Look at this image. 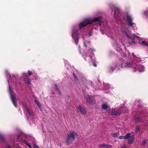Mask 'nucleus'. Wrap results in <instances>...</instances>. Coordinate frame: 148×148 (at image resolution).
<instances>
[{
    "instance_id": "37998d69",
    "label": "nucleus",
    "mask_w": 148,
    "mask_h": 148,
    "mask_svg": "<svg viewBox=\"0 0 148 148\" xmlns=\"http://www.w3.org/2000/svg\"><path fill=\"white\" fill-rule=\"evenodd\" d=\"M14 77H15V76H14Z\"/></svg>"
},
{
    "instance_id": "a19ab883",
    "label": "nucleus",
    "mask_w": 148,
    "mask_h": 148,
    "mask_svg": "<svg viewBox=\"0 0 148 148\" xmlns=\"http://www.w3.org/2000/svg\"><path fill=\"white\" fill-rule=\"evenodd\" d=\"M126 36H127V37H128L129 36L127 34H126Z\"/></svg>"
},
{
    "instance_id": "bb28decb",
    "label": "nucleus",
    "mask_w": 148,
    "mask_h": 148,
    "mask_svg": "<svg viewBox=\"0 0 148 148\" xmlns=\"http://www.w3.org/2000/svg\"><path fill=\"white\" fill-rule=\"evenodd\" d=\"M112 147V146L111 145H107L106 148H111Z\"/></svg>"
},
{
    "instance_id": "2eb2a0df",
    "label": "nucleus",
    "mask_w": 148,
    "mask_h": 148,
    "mask_svg": "<svg viewBox=\"0 0 148 148\" xmlns=\"http://www.w3.org/2000/svg\"><path fill=\"white\" fill-rule=\"evenodd\" d=\"M26 111L27 112V113L29 114V115H31L32 114V112L31 111L29 108L27 107L26 108Z\"/></svg>"
},
{
    "instance_id": "5701e85b",
    "label": "nucleus",
    "mask_w": 148,
    "mask_h": 148,
    "mask_svg": "<svg viewBox=\"0 0 148 148\" xmlns=\"http://www.w3.org/2000/svg\"><path fill=\"white\" fill-rule=\"evenodd\" d=\"M140 130V128L139 126H136L135 128V132L137 133Z\"/></svg>"
},
{
    "instance_id": "423d86ee",
    "label": "nucleus",
    "mask_w": 148,
    "mask_h": 148,
    "mask_svg": "<svg viewBox=\"0 0 148 148\" xmlns=\"http://www.w3.org/2000/svg\"><path fill=\"white\" fill-rule=\"evenodd\" d=\"M126 15L127 17V20L128 21V25L131 26H132L135 23L132 21L133 19L131 16L129 14L127 13L126 14Z\"/></svg>"
},
{
    "instance_id": "c03bdc74",
    "label": "nucleus",
    "mask_w": 148,
    "mask_h": 148,
    "mask_svg": "<svg viewBox=\"0 0 148 148\" xmlns=\"http://www.w3.org/2000/svg\"><path fill=\"white\" fill-rule=\"evenodd\" d=\"M19 137V136H18V138Z\"/></svg>"
},
{
    "instance_id": "f3484780",
    "label": "nucleus",
    "mask_w": 148,
    "mask_h": 148,
    "mask_svg": "<svg viewBox=\"0 0 148 148\" xmlns=\"http://www.w3.org/2000/svg\"><path fill=\"white\" fill-rule=\"evenodd\" d=\"M55 88H56V90L58 91L59 93V94L60 95L61 94V93L60 92V90L59 89V88L58 87L57 85L56 84H55Z\"/></svg>"
},
{
    "instance_id": "ea45409f",
    "label": "nucleus",
    "mask_w": 148,
    "mask_h": 148,
    "mask_svg": "<svg viewBox=\"0 0 148 148\" xmlns=\"http://www.w3.org/2000/svg\"><path fill=\"white\" fill-rule=\"evenodd\" d=\"M128 38H130V36H129L128 37H127Z\"/></svg>"
},
{
    "instance_id": "9d476101",
    "label": "nucleus",
    "mask_w": 148,
    "mask_h": 148,
    "mask_svg": "<svg viewBox=\"0 0 148 148\" xmlns=\"http://www.w3.org/2000/svg\"><path fill=\"white\" fill-rule=\"evenodd\" d=\"M72 36L73 38H74L75 43L76 45H77L78 43L79 39L78 34L77 33L75 34L73 33Z\"/></svg>"
},
{
    "instance_id": "393cba45",
    "label": "nucleus",
    "mask_w": 148,
    "mask_h": 148,
    "mask_svg": "<svg viewBox=\"0 0 148 148\" xmlns=\"http://www.w3.org/2000/svg\"><path fill=\"white\" fill-rule=\"evenodd\" d=\"M32 74V73L29 70L28 71V74L29 76H30Z\"/></svg>"
},
{
    "instance_id": "c85d7f7f",
    "label": "nucleus",
    "mask_w": 148,
    "mask_h": 148,
    "mask_svg": "<svg viewBox=\"0 0 148 148\" xmlns=\"http://www.w3.org/2000/svg\"><path fill=\"white\" fill-rule=\"evenodd\" d=\"M119 138L120 139H125V137L123 136H120Z\"/></svg>"
},
{
    "instance_id": "79ce46f5",
    "label": "nucleus",
    "mask_w": 148,
    "mask_h": 148,
    "mask_svg": "<svg viewBox=\"0 0 148 148\" xmlns=\"http://www.w3.org/2000/svg\"><path fill=\"white\" fill-rule=\"evenodd\" d=\"M99 25H100V26H101V24H100V23H99Z\"/></svg>"
},
{
    "instance_id": "cd10ccee",
    "label": "nucleus",
    "mask_w": 148,
    "mask_h": 148,
    "mask_svg": "<svg viewBox=\"0 0 148 148\" xmlns=\"http://www.w3.org/2000/svg\"><path fill=\"white\" fill-rule=\"evenodd\" d=\"M146 143V141L145 140H144L142 142V145L145 146V145Z\"/></svg>"
},
{
    "instance_id": "f257e3e1",
    "label": "nucleus",
    "mask_w": 148,
    "mask_h": 148,
    "mask_svg": "<svg viewBox=\"0 0 148 148\" xmlns=\"http://www.w3.org/2000/svg\"><path fill=\"white\" fill-rule=\"evenodd\" d=\"M78 135L77 133L74 131H70L69 133L67 135L65 143L67 145L71 143L77 137Z\"/></svg>"
},
{
    "instance_id": "2f4dec72",
    "label": "nucleus",
    "mask_w": 148,
    "mask_h": 148,
    "mask_svg": "<svg viewBox=\"0 0 148 148\" xmlns=\"http://www.w3.org/2000/svg\"><path fill=\"white\" fill-rule=\"evenodd\" d=\"M13 104H14V106L16 108L17 107V104L15 102H14L12 103Z\"/></svg>"
},
{
    "instance_id": "1a4fd4ad",
    "label": "nucleus",
    "mask_w": 148,
    "mask_h": 148,
    "mask_svg": "<svg viewBox=\"0 0 148 148\" xmlns=\"http://www.w3.org/2000/svg\"><path fill=\"white\" fill-rule=\"evenodd\" d=\"M122 108L118 111H112L111 112V114L112 116H119L122 113Z\"/></svg>"
},
{
    "instance_id": "20e7f679",
    "label": "nucleus",
    "mask_w": 148,
    "mask_h": 148,
    "mask_svg": "<svg viewBox=\"0 0 148 148\" xmlns=\"http://www.w3.org/2000/svg\"><path fill=\"white\" fill-rule=\"evenodd\" d=\"M135 65V67H134V69L133 70V72H135L138 70L139 72H142L143 71L144 69V66L140 64H136Z\"/></svg>"
},
{
    "instance_id": "dca6fc26",
    "label": "nucleus",
    "mask_w": 148,
    "mask_h": 148,
    "mask_svg": "<svg viewBox=\"0 0 148 148\" xmlns=\"http://www.w3.org/2000/svg\"><path fill=\"white\" fill-rule=\"evenodd\" d=\"M23 76L25 77L24 79L25 80H26V79H29V77H28V75L26 73H23Z\"/></svg>"
},
{
    "instance_id": "9b49d317",
    "label": "nucleus",
    "mask_w": 148,
    "mask_h": 148,
    "mask_svg": "<svg viewBox=\"0 0 148 148\" xmlns=\"http://www.w3.org/2000/svg\"><path fill=\"white\" fill-rule=\"evenodd\" d=\"M134 136H132L128 139V143L130 144H132L134 140Z\"/></svg>"
},
{
    "instance_id": "b1692460",
    "label": "nucleus",
    "mask_w": 148,
    "mask_h": 148,
    "mask_svg": "<svg viewBox=\"0 0 148 148\" xmlns=\"http://www.w3.org/2000/svg\"><path fill=\"white\" fill-rule=\"evenodd\" d=\"M73 77H74L75 79H76V81H77L78 80V78L77 76L75 74V73H73Z\"/></svg>"
},
{
    "instance_id": "6e6552de",
    "label": "nucleus",
    "mask_w": 148,
    "mask_h": 148,
    "mask_svg": "<svg viewBox=\"0 0 148 148\" xmlns=\"http://www.w3.org/2000/svg\"><path fill=\"white\" fill-rule=\"evenodd\" d=\"M136 64H134L132 62H127L126 63L125 65V68H128L129 67L133 68L132 71L134 69V67H135Z\"/></svg>"
},
{
    "instance_id": "7c9ffc66",
    "label": "nucleus",
    "mask_w": 148,
    "mask_h": 148,
    "mask_svg": "<svg viewBox=\"0 0 148 148\" xmlns=\"http://www.w3.org/2000/svg\"><path fill=\"white\" fill-rule=\"evenodd\" d=\"M26 144L29 148H32V147L28 143H26Z\"/></svg>"
},
{
    "instance_id": "4be33fe9",
    "label": "nucleus",
    "mask_w": 148,
    "mask_h": 148,
    "mask_svg": "<svg viewBox=\"0 0 148 148\" xmlns=\"http://www.w3.org/2000/svg\"><path fill=\"white\" fill-rule=\"evenodd\" d=\"M34 101L35 103L38 106L39 108H40L41 106V104H40V103L38 102L36 100H35Z\"/></svg>"
},
{
    "instance_id": "7ed1b4c3",
    "label": "nucleus",
    "mask_w": 148,
    "mask_h": 148,
    "mask_svg": "<svg viewBox=\"0 0 148 148\" xmlns=\"http://www.w3.org/2000/svg\"><path fill=\"white\" fill-rule=\"evenodd\" d=\"M85 98L86 100L87 105L88 104L93 105L96 103L95 98L92 96L88 95L87 96H85Z\"/></svg>"
},
{
    "instance_id": "4c0bfd02",
    "label": "nucleus",
    "mask_w": 148,
    "mask_h": 148,
    "mask_svg": "<svg viewBox=\"0 0 148 148\" xmlns=\"http://www.w3.org/2000/svg\"><path fill=\"white\" fill-rule=\"evenodd\" d=\"M6 148H11L10 146L9 145H8L6 147Z\"/></svg>"
},
{
    "instance_id": "a211bd4d",
    "label": "nucleus",
    "mask_w": 148,
    "mask_h": 148,
    "mask_svg": "<svg viewBox=\"0 0 148 148\" xmlns=\"http://www.w3.org/2000/svg\"><path fill=\"white\" fill-rule=\"evenodd\" d=\"M11 99L12 102H16V97L14 96H12Z\"/></svg>"
},
{
    "instance_id": "ddd939ff",
    "label": "nucleus",
    "mask_w": 148,
    "mask_h": 148,
    "mask_svg": "<svg viewBox=\"0 0 148 148\" xmlns=\"http://www.w3.org/2000/svg\"><path fill=\"white\" fill-rule=\"evenodd\" d=\"M109 108V107L107 103H104L102 106V109L104 110H106Z\"/></svg>"
},
{
    "instance_id": "4468645a",
    "label": "nucleus",
    "mask_w": 148,
    "mask_h": 148,
    "mask_svg": "<svg viewBox=\"0 0 148 148\" xmlns=\"http://www.w3.org/2000/svg\"><path fill=\"white\" fill-rule=\"evenodd\" d=\"M140 45L143 46H146L148 47V42L145 40L143 41L140 43Z\"/></svg>"
},
{
    "instance_id": "c756f323",
    "label": "nucleus",
    "mask_w": 148,
    "mask_h": 148,
    "mask_svg": "<svg viewBox=\"0 0 148 148\" xmlns=\"http://www.w3.org/2000/svg\"><path fill=\"white\" fill-rule=\"evenodd\" d=\"M27 81V84L29 85L30 84V82L29 80V79H26V80Z\"/></svg>"
},
{
    "instance_id": "e433bc0d",
    "label": "nucleus",
    "mask_w": 148,
    "mask_h": 148,
    "mask_svg": "<svg viewBox=\"0 0 148 148\" xmlns=\"http://www.w3.org/2000/svg\"><path fill=\"white\" fill-rule=\"evenodd\" d=\"M121 148H126V147L125 145H124L121 146Z\"/></svg>"
},
{
    "instance_id": "f704fd0d",
    "label": "nucleus",
    "mask_w": 148,
    "mask_h": 148,
    "mask_svg": "<svg viewBox=\"0 0 148 148\" xmlns=\"http://www.w3.org/2000/svg\"><path fill=\"white\" fill-rule=\"evenodd\" d=\"M93 66H94V67H96L97 66V64L95 62H94L93 63Z\"/></svg>"
},
{
    "instance_id": "a878e982",
    "label": "nucleus",
    "mask_w": 148,
    "mask_h": 148,
    "mask_svg": "<svg viewBox=\"0 0 148 148\" xmlns=\"http://www.w3.org/2000/svg\"><path fill=\"white\" fill-rule=\"evenodd\" d=\"M99 146L100 147L104 148V144H102L99 145Z\"/></svg>"
},
{
    "instance_id": "473e14b6",
    "label": "nucleus",
    "mask_w": 148,
    "mask_h": 148,
    "mask_svg": "<svg viewBox=\"0 0 148 148\" xmlns=\"http://www.w3.org/2000/svg\"><path fill=\"white\" fill-rule=\"evenodd\" d=\"M33 147L34 148H38V146L36 144H34Z\"/></svg>"
},
{
    "instance_id": "f8f14e48",
    "label": "nucleus",
    "mask_w": 148,
    "mask_h": 148,
    "mask_svg": "<svg viewBox=\"0 0 148 148\" xmlns=\"http://www.w3.org/2000/svg\"><path fill=\"white\" fill-rule=\"evenodd\" d=\"M101 16H98V17L94 18L92 21L90 20V21L92 23L94 21H99L101 18Z\"/></svg>"
},
{
    "instance_id": "412c9836",
    "label": "nucleus",
    "mask_w": 148,
    "mask_h": 148,
    "mask_svg": "<svg viewBox=\"0 0 148 148\" xmlns=\"http://www.w3.org/2000/svg\"><path fill=\"white\" fill-rule=\"evenodd\" d=\"M125 139H128L131 137L130 134V133H128L126 134V135L125 136Z\"/></svg>"
},
{
    "instance_id": "0eeeda50",
    "label": "nucleus",
    "mask_w": 148,
    "mask_h": 148,
    "mask_svg": "<svg viewBox=\"0 0 148 148\" xmlns=\"http://www.w3.org/2000/svg\"><path fill=\"white\" fill-rule=\"evenodd\" d=\"M92 24L91 22L89 19H86L80 23L79 25V29H81L83 27L86 26L88 24Z\"/></svg>"
},
{
    "instance_id": "c9c22d12",
    "label": "nucleus",
    "mask_w": 148,
    "mask_h": 148,
    "mask_svg": "<svg viewBox=\"0 0 148 148\" xmlns=\"http://www.w3.org/2000/svg\"><path fill=\"white\" fill-rule=\"evenodd\" d=\"M138 106L139 108H141L142 107V105L140 104L138 105Z\"/></svg>"
},
{
    "instance_id": "39448f33",
    "label": "nucleus",
    "mask_w": 148,
    "mask_h": 148,
    "mask_svg": "<svg viewBox=\"0 0 148 148\" xmlns=\"http://www.w3.org/2000/svg\"><path fill=\"white\" fill-rule=\"evenodd\" d=\"M76 108L78 112H80L81 114L84 115L86 114V109L84 107H82V106L80 105L76 106Z\"/></svg>"
},
{
    "instance_id": "72a5a7b5",
    "label": "nucleus",
    "mask_w": 148,
    "mask_h": 148,
    "mask_svg": "<svg viewBox=\"0 0 148 148\" xmlns=\"http://www.w3.org/2000/svg\"><path fill=\"white\" fill-rule=\"evenodd\" d=\"M132 43H133L134 44H135V41L134 40V39H132Z\"/></svg>"
},
{
    "instance_id": "aec40b11",
    "label": "nucleus",
    "mask_w": 148,
    "mask_h": 148,
    "mask_svg": "<svg viewBox=\"0 0 148 148\" xmlns=\"http://www.w3.org/2000/svg\"><path fill=\"white\" fill-rule=\"evenodd\" d=\"M111 136L114 137H116L118 135V133H112L111 134Z\"/></svg>"
},
{
    "instance_id": "f03ea898",
    "label": "nucleus",
    "mask_w": 148,
    "mask_h": 148,
    "mask_svg": "<svg viewBox=\"0 0 148 148\" xmlns=\"http://www.w3.org/2000/svg\"><path fill=\"white\" fill-rule=\"evenodd\" d=\"M114 12V17L116 20H121V16L122 14L119 8H115Z\"/></svg>"
},
{
    "instance_id": "6ab92c4d",
    "label": "nucleus",
    "mask_w": 148,
    "mask_h": 148,
    "mask_svg": "<svg viewBox=\"0 0 148 148\" xmlns=\"http://www.w3.org/2000/svg\"><path fill=\"white\" fill-rule=\"evenodd\" d=\"M5 138L4 136L2 134L0 135V140H1L3 142H4L5 141Z\"/></svg>"
},
{
    "instance_id": "58836bf2",
    "label": "nucleus",
    "mask_w": 148,
    "mask_h": 148,
    "mask_svg": "<svg viewBox=\"0 0 148 148\" xmlns=\"http://www.w3.org/2000/svg\"><path fill=\"white\" fill-rule=\"evenodd\" d=\"M107 145V144H104V148H106V147Z\"/></svg>"
}]
</instances>
